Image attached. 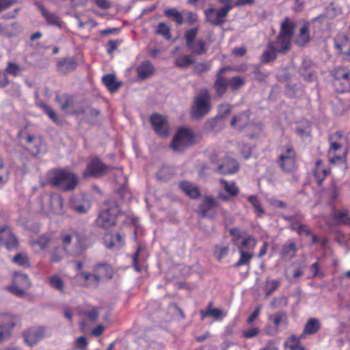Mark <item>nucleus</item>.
<instances>
[{"label": "nucleus", "mask_w": 350, "mask_h": 350, "mask_svg": "<svg viewBox=\"0 0 350 350\" xmlns=\"http://www.w3.org/2000/svg\"><path fill=\"white\" fill-rule=\"evenodd\" d=\"M195 135L191 130L187 128H180L174 137L171 147L174 151H183L187 147L193 144Z\"/></svg>", "instance_id": "obj_7"}, {"label": "nucleus", "mask_w": 350, "mask_h": 350, "mask_svg": "<svg viewBox=\"0 0 350 350\" xmlns=\"http://www.w3.org/2000/svg\"><path fill=\"white\" fill-rule=\"evenodd\" d=\"M238 252L239 253L240 258L233 266L236 268H239L242 266L249 267L251 260L254 257V252H247L243 250L242 249L238 250Z\"/></svg>", "instance_id": "obj_27"}, {"label": "nucleus", "mask_w": 350, "mask_h": 350, "mask_svg": "<svg viewBox=\"0 0 350 350\" xmlns=\"http://www.w3.org/2000/svg\"><path fill=\"white\" fill-rule=\"evenodd\" d=\"M238 170L239 164L236 160L229 157H226L217 166V171L223 174H234Z\"/></svg>", "instance_id": "obj_18"}, {"label": "nucleus", "mask_w": 350, "mask_h": 350, "mask_svg": "<svg viewBox=\"0 0 350 350\" xmlns=\"http://www.w3.org/2000/svg\"><path fill=\"white\" fill-rule=\"evenodd\" d=\"M49 181L53 186L68 191L73 190L77 187L79 180L75 174L69 171L55 169L49 172Z\"/></svg>", "instance_id": "obj_3"}, {"label": "nucleus", "mask_w": 350, "mask_h": 350, "mask_svg": "<svg viewBox=\"0 0 350 350\" xmlns=\"http://www.w3.org/2000/svg\"><path fill=\"white\" fill-rule=\"evenodd\" d=\"M18 321V318L15 315L5 314L1 317V325L8 328V329L14 327Z\"/></svg>", "instance_id": "obj_37"}, {"label": "nucleus", "mask_w": 350, "mask_h": 350, "mask_svg": "<svg viewBox=\"0 0 350 350\" xmlns=\"http://www.w3.org/2000/svg\"><path fill=\"white\" fill-rule=\"evenodd\" d=\"M220 183L224 189L230 196H236L239 191V189L234 182H227L224 179H221Z\"/></svg>", "instance_id": "obj_45"}, {"label": "nucleus", "mask_w": 350, "mask_h": 350, "mask_svg": "<svg viewBox=\"0 0 350 350\" xmlns=\"http://www.w3.org/2000/svg\"><path fill=\"white\" fill-rule=\"evenodd\" d=\"M51 241V239L48 235H42L36 240L31 241V245L34 252L38 253L44 250Z\"/></svg>", "instance_id": "obj_28"}, {"label": "nucleus", "mask_w": 350, "mask_h": 350, "mask_svg": "<svg viewBox=\"0 0 350 350\" xmlns=\"http://www.w3.org/2000/svg\"><path fill=\"white\" fill-rule=\"evenodd\" d=\"M40 107L42 109L43 111L49 116V118L55 122H57L58 118L56 113L47 105L41 103Z\"/></svg>", "instance_id": "obj_55"}, {"label": "nucleus", "mask_w": 350, "mask_h": 350, "mask_svg": "<svg viewBox=\"0 0 350 350\" xmlns=\"http://www.w3.org/2000/svg\"><path fill=\"white\" fill-rule=\"evenodd\" d=\"M103 82L111 93L116 92L121 85V83L116 81L113 75H106L103 77Z\"/></svg>", "instance_id": "obj_32"}, {"label": "nucleus", "mask_w": 350, "mask_h": 350, "mask_svg": "<svg viewBox=\"0 0 350 350\" xmlns=\"http://www.w3.org/2000/svg\"><path fill=\"white\" fill-rule=\"evenodd\" d=\"M248 200L255 209L257 213V216L261 217L264 214L265 211L262 207L261 203L258 198L255 196H250L248 197Z\"/></svg>", "instance_id": "obj_47"}, {"label": "nucleus", "mask_w": 350, "mask_h": 350, "mask_svg": "<svg viewBox=\"0 0 350 350\" xmlns=\"http://www.w3.org/2000/svg\"><path fill=\"white\" fill-rule=\"evenodd\" d=\"M6 288L11 293L18 297L24 295L25 290L27 289V288L22 287L21 285L16 284V283H14L12 286H7Z\"/></svg>", "instance_id": "obj_53"}, {"label": "nucleus", "mask_w": 350, "mask_h": 350, "mask_svg": "<svg viewBox=\"0 0 350 350\" xmlns=\"http://www.w3.org/2000/svg\"><path fill=\"white\" fill-rule=\"evenodd\" d=\"M200 314L202 319H204L207 317H212L215 319H222L226 316V314L223 312L219 308H213L211 303L209 304L206 310H201Z\"/></svg>", "instance_id": "obj_33"}, {"label": "nucleus", "mask_w": 350, "mask_h": 350, "mask_svg": "<svg viewBox=\"0 0 350 350\" xmlns=\"http://www.w3.org/2000/svg\"><path fill=\"white\" fill-rule=\"evenodd\" d=\"M170 171V169L167 167L164 166L163 167L160 171L157 174V177L158 179L165 180L170 177L169 172Z\"/></svg>", "instance_id": "obj_62"}, {"label": "nucleus", "mask_w": 350, "mask_h": 350, "mask_svg": "<svg viewBox=\"0 0 350 350\" xmlns=\"http://www.w3.org/2000/svg\"><path fill=\"white\" fill-rule=\"evenodd\" d=\"M180 188L190 198H196L200 196L198 188L193 183L183 181L180 183Z\"/></svg>", "instance_id": "obj_29"}, {"label": "nucleus", "mask_w": 350, "mask_h": 350, "mask_svg": "<svg viewBox=\"0 0 350 350\" xmlns=\"http://www.w3.org/2000/svg\"><path fill=\"white\" fill-rule=\"evenodd\" d=\"M45 336L44 329L41 327H33L28 329L24 334L25 342L33 346Z\"/></svg>", "instance_id": "obj_17"}, {"label": "nucleus", "mask_w": 350, "mask_h": 350, "mask_svg": "<svg viewBox=\"0 0 350 350\" xmlns=\"http://www.w3.org/2000/svg\"><path fill=\"white\" fill-rule=\"evenodd\" d=\"M310 23H305L299 28V31L296 38V44L299 46H304L311 40L310 34Z\"/></svg>", "instance_id": "obj_24"}, {"label": "nucleus", "mask_w": 350, "mask_h": 350, "mask_svg": "<svg viewBox=\"0 0 350 350\" xmlns=\"http://www.w3.org/2000/svg\"><path fill=\"white\" fill-rule=\"evenodd\" d=\"M8 169L4 165L2 159L0 157V188L8 182Z\"/></svg>", "instance_id": "obj_49"}, {"label": "nucleus", "mask_w": 350, "mask_h": 350, "mask_svg": "<svg viewBox=\"0 0 350 350\" xmlns=\"http://www.w3.org/2000/svg\"><path fill=\"white\" fill-rule=\"evenodd\" d=\"M294 29L293 23L286 18L281 24L279 36L275 42L268 43L266 50L262 55V62H269L273 60L279 53L289 49Z\"/></svg>", "instance_id": "obj_1"}, {"label": "nucleus", "mask_w": 350, "mask_h": 350, "mask_svg": "<svg viewBox=\"0 0 350 350\" xmlns=\"http://www.w3.org/2000/svg\"><path fill=\"white\" fill-rule=\"evenodd\" d=\"M77 63L72 58H66L57 64L59 71L64 73L75 69Z\"/></svg>", "instance_id": "obj_34"}, {"label": "nucleus", "mask_w": 350, "mask_h": 350, "mask_svg": "<svg viewBox=\"0 0 350 350\" xmlns=\"http://www.w3.org/2000/svg\"><path fill=\"white\" fill-rule=\"evenodd\" d=\"M269 320L272 321L275 325V328L269 329H267V332L269 335H274L278 332V327L281 326H286L287 325V316L284 312H277L269 317Z\"/></svg>", "instance_id": "obj_20"}, {"label": "nucleus", "mask_w": 350, "mask_h": 350, "mask_svg": "<svg viewBox=\"0 0 350 350\" xmlns=\"http://www.w3.org/2000/svg\"><path fill=\"white\" fill-rule=\"evenodd\" d=\"M229 252V246L227 244L217 245L215 250V256L218 260H221Z\"/></svg>", "instance_id": "obj_51"}, {"label": "nucleus", "mask_w": 350, "mask_h": 350, "mask_svg": "<svg viewBox=\"0 0 350 350\" xmlns=\"http://www.w3.org/2000/svg\"><path fill=\"white\" fill-rule=\"evenodd\" d=\"M341 84L342 88H338L337 90L340 92L348 91L350 90V71L344 69H337L334 74V85Z\"/></svg>", "instance_id": "obj_16"}, {"label": "nucleus", "mask_w": 350, "mask_h": 350, "mask_svg": "<svg viewBox=\"0 0 350 350\" xmlns=\"http://www.w3.org/2000/svg\"><path fill=\"white\" fill-rule=\"evenodd\" d=\"M228 69V68H221L217 75V79L215 83V88L217 96H221L224 95L229 87L228 79L221 76L222 72Z\"/></svg>", "instance_id": "obj_22"}, {"label": "nucleus", "mask_w": 350, "mask_h": 350, "mask_svg": "<svg viewBox=\"0 0 350 350\" xmlns=\"http://www.w3.org/2000/svg\"><path fill=\"white\" fill-rule=\"evenodd\" d=\"M217 207V204L215 200L209 196H206L204 198L203 202L200 204L198 211L203 217H212V215L208 214V211H214Z\"/></svg>", "instance_id": "obj_23"}, {"label": "nucleus", "mask_w": 350, "mask_h": 350, "mask_svg": "<svg viewBox=\"0 0 350 350\" xmlns=\"http://www.w3.org/2000/svg\"><path fill=\"white\" fill-rule=\"evenodd\" d=\"M48 281H49V285L52 288H53L60 292L64 291L65 284H64L63 280L59 275H53L51 276L50 278H49Z\"/></svg>", "instance_id": "obj_38"}, {"label": "nucleus", "mask_w": 350, "mask_h": 350, "mask_svg": "<svg viewBox=\"0 0 350 350\" xmlns=\"http://www.w3.org/2000/svg\"><path fill=\"white\" fill-rule=\"evenodd\" d=\"M150 122L156 133L165 137L169 134V128L165 118L160 114L154 113L150 117Z\"/></svg>", "instance_id": "obj_15"}, {"label": "nucleus", "mask_w": 350, "mask_h": 350, "mask_svg": "<svg viewBox=\"0 0 350 350\" xmlns=\"http://www.w3.org/2000/svg\"><path fill=\"white\" fill-rule=\"evenodd\" d=\"M256 240L251 235H246L242 238L237 245L238 250L242 249L247 252H254L256 245Z\"/></svg>", "instance_id": "obj_26"}, {"label": "nucleus", "mask_w": 350, "mask_h": 350, "mask_svg": "<svg viewBox=\"0 0 350 350\" xmlns=\"http://www.w3.org/2000/svg\"><path fill=\"white\" fill-rule=\"evenodd\" d=\"M229 87L234 90L243 85L245 81L241 77H234L228 79Z\"/></svg>", "instance_id": "obj_57"}, {"label": "nucleus", "mask_w": 350, "mask_h": 350, "mask_svg": "<svg viewBox=\"0 0 350 350\" xmlns=\"http://www.w3.org/2000/svg\"><path fill=\"white\" fill-rule=\"evenodd\" d=\"M42 199L45 204H42V210L46 213L62 214L64 213L62 198L59 194L44 195Z\"/></svg>", "instance_id": "obj_9"}, {"label": "nucleus", "mask_w": 350, "mask_h": 350, "mask_svg": "<svg viewBox=\"0 0 350 350\" xmlns=\"http://www.w3.org/2000/svg\"><path fill=\"white\" fill-rule=\"evenodd\" d=\"M332 216L335 224H347L350 223V217L347 210L335 211Z\"/></svg>", "instance_id": "obj_35"}, {"label": "nucleus", "mask_w": 350, "mask_h": 350, "mask_svg": "<svg viewBox=\"0 0 350 350\" xmlns=\"http://www.w3.org/2000/svg\"><path fill=\"white\" fill-rule=\"evenodd\" d=\"M154 70V66L148 60L143 62L137 68L138 77L142 79H146L152 75Z\"/></svg>", "instance_id": "obj_25"}, {"label": "nucleus", "mask_w": 350, "mask_h": 350, "mask_svg": "<svg viewBox=\"0 0 350 350\" xmlns=\"http://www.w3.org/2000/svg\"><path fill=\"white\" fill-rule=\"evenodd\" d=\"M280 281L277 280H267L265 283V289L267 297L269 296L280 286Z\"/></svg>", "instance_id": "obj_50"}, {"label": "nucleus", "mask_w": 350, "mask_h": 350, "mask_svg": "<svg viewBox=\"0 0 350 350\" xmlns=\"http://www.w3.org/2000/svg\"><path fill=\"white\" fill-rule=\"evenodd\" d=\"M320 328V321L315 318L310 319L304 327V332L308 334H314L318 332Z\"/></svg>", "instance_id": "obj_36"}, {"label": "nucleus", "mask_w": 350, "mask_h": 350, "mask_svg": "<svg viewBox=\"0 0 350 350\" xmlns=\"http://www.w3.org/2000/svg\"><path fill=\"white\" fill-rule=\"evenodd\" d=\"M249 123V113L246 111H243L232 118L230 122V125L234 130L241 131L243 128L247 126Z\"/></svg>", "instance_id": "obj_21"}, {"label": "nucleus", "mask_w": 350, "mask_h": 350, "mask_svg": "<svg viewBox=\"0 0 350 350\" xmlns=\"http://www.w3.org/2000/svg\"><path fill=\"white\" fill-rule=\"evenodd\" d=\"M26 148L33 156H37L46 151V145L40 137L28 135L26 137Z\"/></svg>", "instance_id": "obj_14"}, {"label": "nucleus", "mask_w": 350, "mask_h": 350, "mask_svg": "<svg viewBox=\"0 0 350 350\" xmlns=\"http://www.w3.org/2000/svg\"><path fill=\"white\" fill-rule=\"evenodd\" d=\"M329 148L328 150L329 160L332 163L341 161L342 163L345 161V154L347 148L344 147L346 142V137L342 132L337 131L330 135L329 138Z\"/></svg>", "instance_id": "obj_5"}, {"label": "nucleus", "mask_w": 350, "mask_h": 350, "mask_svg": "<svg viewBox=\"0 0 350 350\" xmlns=\"http://www.w3.org/2000/svg\"><path fill=\"white\" fill-rule=\"evenodd\" d=\"M17 265L27 267L29 266L28 256L25 253H18L12 259Z\"/></svg>", "instance_id": "obj_46"}, {"label": "nucleus", "mask_w": 350, "mask_h": 350, "mask_svg": "<svg viewBox=\"0 0 350 350\" xmlns=\"http://www.w3.org/2000/svg\"><path fill=\"white\" fill-rule=\"evenodd\" d=\"M232 5L229 3L225 4L217 11L213 8L207 9L204 11V14L207 20L213 25H221L224 22V18L227 16L230 10H232Z\"/></svg>", "instance_id": "obj_11"}, {"label": "nucleus", "mask_w": 350, "mask_h": 350, "mask_svg": "<svg viewBox=\"0 0 350 350\" xmlns=\"http://www.w3.org/2000/svg\"><path fill=\"white\" fill-rule=\"evenodd\" d=\"M75 346L80 350H85L88 346V341L84 336H79L75 340Z\"/></svg>", "instance_id": "obj_61"}, {"label": "nucleus", "mask_w": 350, "mask_h": 350, "mask_svg": "<svg viewBox=\"0 0 350 350\" xmlns=\"http://www.w3.org/2000/svg\"><path fill=\"white\" fill-rule=\"evenodd\" d=\"M14 282L27 288H29L31 285L27 275L23 273H15L14 275Z\"/></svg>", "instance_id": "obj_40"}, {"label": "nucleus", "mask_w": 350, "mask_h": 350, "mask_svg": "<svg viewBox=\"0 0 350 350\" xmlns=\"http://www.w3.org/2000/svg\"><path fill=\"white\" fill-rule=\"evenodd\" d=\"M230 234L232 237L234 244L237 246L243 237L242 233L237 228H232L230 230Z\"/></svg>", "instance_id": "obj_60"}, {"label": "nucleus", "mask_w": 350, "mask_h": 350, "mask_svg": "<svg viewBox=\"0 0 350 350\" xmlns=\"http://www.w3.org/2000/svg\"><path fill=\"white\" fill-rule=\"evenodd\" d=\"M72 207L74 211L80 214L86 213L90 208V202L87 200H83L81 203L72 202Z\"/></svg>", "instance_id": "obj_41"}, {"label": "nucleus", "mask_w": 350, "mask_h": 350, "mask_svg": "<svg viewBox=\"0 0 350 350\" xmlns=\"http://www.w3.org/2000/svg\"><path fill=\"white\" fill-rule=\"evenodd\" d=\"M327 174V171L321 161L316 162L315 167L313 171L314 176L319 185L323 181Z\"/></svg>", "instance_id": "obj_31"}, {"label": "nucleus", "mask_w": 350, "mask_h": 350, "mask_svg": "<svg viewBox=\"0 0 350 350\" xmlns=\"http://www.w3.org/2000/svg\"><path fill=\"white\" fill-rule=\"evenodd\" d=\"M286 346L291 350H305L304 347L299 343V340L295 336H292L286 342Z\"/></svg>", "instance_id": "obj_52"}, {"label": "nucleus", "mask_w": 350, "mask_h": 350, "mask_svg": "<svg viewBox=\"0 0 350 350\" xmlns=\"http://www.w3.org/2000/svg\"><path fill=\"white\" fill-rule=\"evenodd\" d=\"M188 47L191 51L197 55H202L206 53L205 42L202 40H198L196 43H191Z\"/></svg>", "instance_id": "obj_44"}, {"label": "nucleus", "mask_w": 350, "mask_h": 350, "mask_svg": "<svg viewBox=\"0 0 350 350\" xmlns=\"http://www.w3.org/2000/svg\"><path fill=\"white\" fill-rule=\"evenodd\" d=\"M5 71L13 76H17L22 71V68L16 64L9 62Z\"/></svg>", "instance_id": "obj_58"}, {"label": "nucleus", "mask_w": 350, "mask_h": 350, "mask_svg": "<svg viewBox=\"0 0 350 350\" xmlns=\"http://www.w3.org/2000/svg\"><path fill=\"white\" fill-rule=\"evenodd\" d=\"M198 33V29L196 28H193L191 29H189L186 31L185 37L186 40L187 46L191 45V43H193V40L195 39L196 35Z\"/></svg>", "instance_id": "obj_59"}, {"label": "nucleus", "mask_w": 350, "mask_h": 350, "mask_svg": "<svg viewBox=\"0 0 350 350\" xmlns=\"http://www.w3.org/2000/svg\"><path fill=\"white\" fill-rule=\"evenodd\" d=\"M104 243L108 248H113L114 247H120L123 244L122 237L118 233L116 234L115 236L106 234L104 237Z\"/></svg>", "instance_id": "obj_30"}, {"label": "nucleus", "mask_w": 350, "mask_h": 350, "mask_svg": "<svg viewBox=\"0 0 350 350\" xmlns=\"http://www.w3.org/2000/svg\"><path fill=\"white\" fill-rule=\"evenodd\" d=\"M40 107L42 109L43 111L49 116V118L55 122H57L58 118L56 113L47 105L41 103Z\"/></svg>", "instance_id": "obj_54"}, {"label": "nucleus", "mask_w": 350, "mask_h": 350, "mask_svg": "<svg viewBox=\"0 0 350 350\" xmlns=\"http://www.w3.org/2000/svg\"><path fill=\"white\" fill-rule=\"evenodd\" d=\"M62 243L64 250L73 256L81 255L88 247L85 236L75 231L62 234Z\"/></svg>", "instance_id": "obj_4"}, {"label": "nucleus", "mask_w": 350, "mask_h": 350, "mask_svg": "<svg viewBox=\"0 0 350 350\" xmlns=\"http://www.w3.org/2000/svg\"><path fill=\"white\" fill-rule=\"evenodd\" d=\"M297 251L296 245L294 243H291L288 245H284L281 252L282 258H292L295 256Z\"/></svg>", "instance_id": "obj_43"}, {"label": "nucleus", "mask_w": 350, "mask_h": 350, "mask_svg": "<svg viewBox=\"0 0 350 350\" xmlns=\"http://www.w3.org/2000/svg\"><path fill=\"white\" fill-rule=\"evenodd\" d=\"M40 10L46 23L49 25L62 29L64 26V22L56 14L46 10L44 6L40 7Z\"/></svg>", "instance_id": "obj_19"}, {"label": "nucleus", "mask_w": 350, "mask_h": 350, "mask_svg": "<svg viewBox=\"0 0 350 350\" xmlns=\"http://www.w3.org/2000/svg\"><path fill=\"white\" fill-rule=\"evenodd\" d=\"M85 314L91 321H94L98 318V310L96 308H92L90 310L85 311Z\"/></svg>", "instance_id": "obj_64"}, {"label": "nucleus", "mask_w": 350, "mask_h": 350, "mask_svg": "<svg viewBox=\"0 0 350 350\" xmlns=\"http://www.w3.org/2000/svg\"><path fill=\"white\" fill-rule=\"evenodd\" d=\"M114 270L111 266L106 263L96 264L92 267V272H79L76 280L81 286L97 287L100 283L111 279Z\"/></svg>", "instance_id": "obj_2"}, {"label": "nucleus", "mask_w": 350, "mask_h": 350, "mask_svg": "<svg viewBox=\"0 0 350 350\" xmlns=\"http://www.w3.org/2000/svg\"><path fill=\"white\" fill-rule=\"evenodd\" d=\"M194 61V58L191 55H183L176 59L175 64L180 68H187L191 66Z\"/></svg>", "instance_id": "obj_42"}, {"label": "nucleus", "mask_w": 350, "mask_h": 350, "mask_svg": "<svg viewBox=\"0 0 350 350\" xmlns=\"http://www.w3.org/2000/svg\"><path fill=\"white\" fill-rule=\"evenodd\" d=\"M279 164L286 172H291L297 167L295 150L290 146L286 147L281 152Z\"/></svg>", "instance_id": "obj_10"}, {"label": "nucleus", "mask_w": 350, "mask_h": 350, "mask_svg": "<svg viewBox=\"0 0 350 350\" xmlns=\"http://www.w3.org/2000/svg\"><path fill=\"white\" fill-rule=\"evenodd\" d=\"M107 170V166H105L97 158H94L88 164L87 168L83 173V176L85 178L99 177L105 174Z\"/></svg>", "instance_id": "obj_13"}, {"label": "nucleus", "mask_w": 350, "mask_h": 350, "mask_svg": "<svg viewBox=\"0 0 350 350\" xmlns=\"http://www.w3.org/2000/svg\"><path fill=\"white\" fill-rule=\"evenodd\" d=\"M156 33L163 36L167 40L172 38L170 29L165 23H160L158 25Z\"/></svg>", "instance_id": "obj_48"}, {"label": "nucleus", "mask_w": 350, "mask_h": 350, "mask_svg": "<svg viewBox=\"0 0 350 350\" xmlns=\"http://www.w3.org/2000/svg\"><path fill=\"white\" fill-rule=\"evenodd\" d=\"M40 107L42 109L43 111L49 116V118L55 122H57L58 118L56 113L47 105L41 103Z\"/></svg>", "instance_id": "obj_56"}, {"label": "nucleus", "mask_w": 350, "mask_h": 350, "mask_svg": "<svg viewBox=\"0 0 350 350\" xmlns=\"http://www.w3.org/2000/svg\"><path fill=\"white\" fill-rule=\"evenodd\" d=\"M259 333L258 327H252L243 332V336L245 338H252L257 336Z\"/></svg>", "instance_id": "obj_63"}, {"label": "nucleus", "mask_w": 350, "mask_h": 350, "mask_svg": "<svg viewBox=\"0 0 350 350\" xmlns=\"http://www.w3.org/2000/svg\"><path fill=\"white\" fill-rule=\"evenodd\" d=\"M0 245L8 250H14L18 247V240L10 228L7 226H0Z\"/></svg>", "instance_id": "obj_12"}, {"label": "nucleus", "mask_w": 350, "mask_h": 350, "mask_svg": "<svg viewBox=\"0 0 350 350\" xmlns=\"http://www.w3.org/2000/svg\"><path fill=\"white\" fill-rule=\"evenodd\" d=\"M211 109V96L207 90H202L194 97L191 114L194 118H200L207 114Z\"/></svg>", "instance_id": "obj_6"}, {"label": "nucleus", "mask_w": 350, "mask_h": 350, "mask_svg": "<svg viewBox=\"0 0 350 350\" xmlns=\"http://www.w3.org/2000/svg\"><path fill=\"white\" fill-rule=\"evenodd\" d=\"M164 14L172 19H174L178 25H181L183 23V17L182 14L174 8L167 9L164 11Z\"/></svg>", "instance_id": "obj_39"}, {"label": "nucleus", "mask_w": 350, "mask_h": 350, "mask_svg": "<svg viewBox=\"0 0 350 350\" xmlns=\"http://www.w3.org/2000/svg\"><path fill=\"white\" fill-rule=\"evenodd\" d=\"M120 213L119 207L116 204H113L109 208L103 209L96 219L98 226L107 228L113 225L116 222V217Z\"/></svg>", "instance_id": "obj_8"}]
</instances>
